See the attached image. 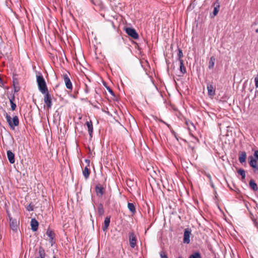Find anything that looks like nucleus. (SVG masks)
I'll list each match as a JSON object with an SVG mask.
<instances>
[{
	"instance_id": "7",
	"label": "nucleus",
	"mask_w": 258,
	"mask_h": 258,
	"mask_svg": "<svg viewBox=\"0 0 258 258\" xmlns=\"http://www.w3.org/2000/svg\"><path fill=\"white\" fill-rule=\"evenodd\" d=\"M8 217L10 221V225L13 230H16L18 228L19 222L16 219H13L8 213Z\"/></svg>"
},
{
	"instance_id": "2",
	"label": "nucleus",
	"mask_w": 258,
	"mask_h": 258,
	"mask_svg": "<svg viewBox=\"0 0 258 258\" xmlns=\"http://www.w3.org/2000/svg\"><path fill=\"white\" fill-rule=\"evenodd\" d=\"M6 118L7 121L8 123L10 128L12 130H14L15 126H17L19 124V120L18 117L16 115L13 117L12 119L10 115L6 112Z\"/></svg>"
},
{
	"instance_id": "26",
	"label": "nucleus",
	"mask_w": 258,
	"mask_h": 258,
	"mask_svg": "<svg viewBox=\"0 0 258 258\" xmlns=\"http://www.w3.org/2000/svg\"><path fill=\"white\" fill-rule=\"evenodd\" d=\"M127 207L132 213L135 214L136 213V208L133 203H128L127 204Z\"/></svg>"
},
{
	"instance_id": "37",
	"label": "nucleus",
	"mask_w": 258,
	"mask_h": 258,
	"mask_svg": "<svg viewBox=\"0 0 258 258\" xmlns=\"http://www.w3.org/2000/svg\"><path fill=\"white\" fill-rule=\"evenodd\" d=\"M254 224H255V227H256V228L258 229V223L255 222Z\"/></svg>"
},
{
	"instance_id": "10",
	"label": "nucleus",
	"mask_w": 258,
	"mask_h": 258,
	"mask_svg": "<svg viewBox=\"0 0 258 258\" xmlns=\"http://www.w3.org/2000/svg\"><path fill=\"white\" fill-rule=\"evenodd\" d=\"M191 230L188 228L185 229L184 231L183 240L184 243L188 244L190 242V236Z\"/></svg>"
},
{
	"instance_id": "32",
	"label": "nucleus",
	"mask_w": 258,
	"mask_h": 258,
	"mask_svg": "<svg viewBox=\"0 0 258 258\" xmlns=\"http://www.w3.org/2000/svg\"><path fill=\"white\" fill-rule=\"evenodd\" d=\"M161 258H168L167 254L163 251H161L160 252Z\"/></svg>"
},
{
	"instance_id": "27",
	"label": "nucleus",
	"mask_w": 258,
	"mask_h": 258,
	"mask_svg": "<svg viewBox=\"0 0 258 258\" xmlns=\"http://www.w3.org/2000/svg\"><path fill=\"white\" fill-rule=\"evenodd\" d=\"M98 212L100 216H102L103 215L104 213V210L103 209V206L102 204H99L98 207Z\"/></svg>"
},
{
	"instance_id": "28",
	"label": "nucleus",
	"mask_w": 258,
	"mask_h": 258,
	"mask_svg": "<svg viewBox=\"0 0 258 258\" xmlns=\"http://www.w3.org/2000/svg\"><path fill=\"white\" fill-rule=\"evenodd\" d=\"M177 50H178L177 59L178 60V61L183 60L182 59V57L183 56L182 50L179 48H178Z\"/></svg>"
},
{
	"instance_id": "30",
	"label": "nucleus",
	"mask_w": 258,
	"mask_h": 258,
	"mask_svg": "<svg viewBox=\"0 0 258 258\" xmlns=\"http://www.w3.org/2000/svg\"><path fill=\"white\" fill-rule=\"evenodd\" d=\"M189 258H202L199 252H196L191 254Z\"/></svg>"
},
{
	"instance_id": "3",
	"label": "nucleus",
	"mask_w": 258,
	"mask_h": 258,
	"mask_svg": "<svg viewBox=\"0 0 258 258\" xmlns=\"http://www.w3.org/2000/svg\"><path fill=\"white\" fill-rule=\"evenodd\" d=\"M44 95V102L46 105L48 109L51 108L52 105V98L50 94L49 91H46L45 93H42Z\"/></svg>"
},
{
	"instance_id": "39",
	"label": "nucleus",
	"mask_w": 258,
	"mask_h": 258,
	"mask_svg": "<svg viewBox=\"0 0 258 258\" xmlns=\"http://www.w3.org/2000/svg\"><path fill=\"white\" fill-rule=\"evenodd\" d=\"M255 32L258 33V28L255 30Z\"/></svg>"
},
{
	"instance_id": "36",
	"label": "nucleus",
	"mask_w": 258,
	"mask_h": 258,
	"mask_svg": "<svg viewBox=\"0 0 258 258\" xmlns=\"http://www.w3.org/2000/svg\"><path fill=\"white\" fill-rule=\"evenodd\" d=\"M85 92L86 93H88L89 92V87L86 85V88L85 89Z\"/></svg>"
},
{
	"instance_id": "29",
	"label": "nucleus",
	"mask_w": 258,
	"mask_h": 258,
	"mask_svg": "<svg viewBox=\"0 0 258 258\" xmlns=\"http://www.w3.org/2000/svg\"><path fill=\"white\" fill-rule=\"evenodd\" d=\"M237 173L241 176L242 179L243 180L245 178V171L243 169H239L237 171Z\"/></svg>"
},
{
	"instance_id": "5",
	"label": "nucleus",
	"mask_w": 258,
	"mask_h": 258,
	"mask_svg": "<svg viewBox=\"0 0 258 258\" xmlns=\"http://www.w3.org/2000/svg\"><path fill=\"white\" fill-rule=\"evenodd\" d=\"M126 33L132 38L137 39L139 38V35L136 30L132 28H126L125 29Z\"/></svg>"
},
{
	"instance_id": "35",
	"label": "nucleus",
	"mask_w": 258,
	"mask_h": 258,
	"mask_svg": "<svg viewBox=\"0 0 258 258\" xmlns=\"http://www.w3.org/2000/svg\"><path fill=\"white\" fill-rule=\"evenodd\" d=\"M255 86L256 88H258V75L254 78Z\"/></svg>"
},
{
	"instance_id": "17",
	"label": "nucleus",
	"mask_w": 258,
	"mask_h": 258,
	"mask_svg": "<svg viewBox=\"0 0 258 258\" xmlns=\"http://www.w3.org/2000/svg\"><path fill=\"white\" fill-rule=\"evenodd\" d=\"M246 159V153L245 151L240 152L239 154V161L240 163L245 162Z\"/></svg>"
},
{
	"instance_id": "8",
	"label": "nucleus",
	"mask_w": 258,
	"mask_h": 258,
	"mask_svg": "<svg viewBox=\"0 0 258 258\" xmlns=\"http://www.w3.org/2000/svg\"><path fill=\"white\" fill-rule=\"evenodd\" d=\"M62 78L63 79L67 88L72 90L73 88L72 83L68 75L67 74H63L62 75Z\"/></svg>"
},
{
	"instance_id": "18",
	"label": "nucleus",
	"mask_w": 258,
	"mask_h": 258,
	"mask_svg": "<svg viewBox=\"0 0 258 258\" xmlns=\"http://www.w3.org/2000/svg\"><path fill=\"white\" fill-rule=\"evenodd\" d=\"M110 222V217H106L105 218V220L104 221V225L102 227V230L103 231H106L108 229V228L109 226Z\"/></svg>"
},
{
	"instance_id": "19",
	"label": "nucleus",
	"mask_w": 258,
	"mask_h": 258,
	"mask_svg": "<svg viewBox=\"0 0 258 258\" xmlns=\"http://www.w3.org/2000/svg\"><path fill=\"white\" fill-rule=\"evenodd\" d=\"M13 86L15 92H18L20 90L19 82L16 78H13Z\"/></svg>"
},
{
	"instance_id": "16",
	"label": "nucleus",
	"mask_w": 258,
	"mask_h": 258,
	"mask_svg": "<svg viewBox=\"0 0 258 258\" xmlns=\"http://www.w3.org/2000/svg\"><path fill=\"white\" fill-rule=\"evenodd\" d=\"M207 90L209 96H214L215 95V89L212 84L207 85Z\"/></svg>"
},
{
	"instance_id": "22",
	"label": "nucleus",
	"mask_w": 258,
	"mask_h": 258,
	"mask_svg": "<svg viewBox=\"0 0 258 258\" xmlns=\"http://www.w3.org/2000/svg\"><path fill=\"white\" fill-rule=\"evenodd\" d=\"M215 60H216L215 57L214 56H211L210 57V61L209 62V66H208V68L209 69H213L214 65H215Z\"/></svg>"
},
{
	"instance_id": "9",
	"label": "nucleus",
	"mask_w": 258,
	"mask_h": 258,
	"mask_svg": "<svg viewBox=\"0 0 258 258\" xmlns=\"http://www.w3.org/2000/svg\"><path fill=\"white\" fill-rule=\"evenodd\" d=\"M105 188L100 184H98L95 187V192L99 197H102L105 192Z\"/></svg>"
},
{
	"instance_id": "4",
	"label": "nucleus",
	"mask_w": 258,
	"mask_h": 258,
	"mask_svg": "<svg viewBox=\"0 0 258 258\" xmlns=\"http://www.w3.org/2000/svg\"><path fill=\"white\" fill-rule=\"evenodd\" d=\"M249 166L253 169V172L258 173V165L257 164V160L255 159L253 156L248 157Z\"/></svg>"
},
{
	"instance_id": "15",
	"label": "nucleus",
	"mask_w": 258,
	"mask_h": 258,
	"mask_svg": "<svg viewBox=\"0 0 258 258\" xmlns=\"http://www.w3.org/2000/svg\"><path fill=\"white\" fill-rule=\"evenodd\" d=\"M31 229L33 231H36L38 229V221L35 219L33 218L31 220Z\"/></svg>"
},
{
	"instance_id": "1",
	"label": "nucleus",
	"mask_w": 258,
	"mask_h": 258,
	"mask_svg": "<svg viewBox=\"0 0 258 258\" xmlns=\"http://www.w3.org/2000/svg\"><path fill=\"white\" fill-rule=\"evenodd\" d=\"M36 82L39 90L41 93H45L46 91H48L46 83L42 75L37 76Z\"/></svg>"
},
{
	"instance_id": "41",
	"label": "nucleus",
	"mask_w": 258,
	"mask_h": 258,
	"mask_svg": "<svg viewBox=\"0 0 258 258\" xmlns=\"http://www.w3.org/2000/svg\"><path fill=\"white\" fill-rule=\"evenodd\" d=\"M53 258H56V256H53Z\"/></svg>"
},
{
	"instance_id": "34",
	"label": "nucleus",
	"mask_w": 258,
	"mask_h": 258,
	"mask_svg": "<svg viewBox=\"0 0 258 258\" xmlns=\"http://www.w3.org/2000/svg\"><path fill=\"white\" fill-rule=\"evenodd\" d=\"M253 158L258 160V150H255L253 154Z\"/></svg>"
},
{
	"instance_id": "14",
	"label": "nucleus",
	"mask_w": 258,
	"mask_h": 258,
	"mask_svg": "<svg viewBox=\"0 0 258 258\" xmlns=\"http://www.w3.org/2000/svg\"><path fill=\"white\" fill-rule=\"evenodd\" d=\"M86 124L87 125L88 127V131L89 136H90L91 138H92L93 132V126L92 122L91 120H90L89 121H87L86 122Z\"/></svg>"
},
{
	"instance_id": "12",
	"label": "nucleus",
	"mask_w": 258,
	"mask_h": 258,
	"mask_svg": "<svg viewBox=\"0 0 258 258\" xmlns=\"http://www.w3.org/2000/svg\"><path fill=\"white\" fill-rule=\"evenodd\" d=\"M46 234L49 237V242L50 243L51 245L52 246L55 243V242L53 240L55 237V233L53 231L48 229L46 231Z\"/></svg>"
},
{
	"instance_id": "6",
	"label": "nucleus",
	"mask_w": 258,
	"mask_h": 258,
	"mask_svg": "<svg viewBox=\"0 0 258 258\" xmlns=\"http://www.w3.org/2000/svg\"><path fill=\"white\" fill-rule=\"evenodd\" d=\"M137 239L136 236L134 232L129 233V242L130 246L134 248L136 245Z\"/></svg>"
},
{
	"instance_id": "33",
	"label": "nucleus",
	"mask_w": 258,
	"mask_h": 258,
	"mask_svg": "<svg viewBox=\"0 0 258 258\" xmlns=\"http://www.w3.org/2000/svg\"><path fill=\"white\" fill-rule=\"evenodd\" d=\"M33 207L34 206L31 205V204H29L27 207V210L28 211H33Z\"/></svg>"
},
{
	"instance_id": "31",
	"label": "nucleus",
	"mask_w": 258,
	"mask_h": 258,
	"mask_svg": "<svg viewBox=\"0 0 258 258\" xmlns=\"http://www.w3.org/2000/svg\"><path fill=\"white\" fill-rule=\"evenodd\" d=\"M106 88L107 90L108 91V92L111 94V95L115 97V95L113 90L108 86H106Z\"/></svg>"
},
{
	"instance_id": "13",
	"label": "nucleus",
	"mask_w": 258,
	"mask_h": 258,
	"mask_svg": "<svg viewBox=\"0 0 258 258\" xmlns=\"http://www.w3.org/2000/svg\"><path fill=\"white\" fill-rule=\"evenodd\" d=\"M7 157L9 161L11 164H14L15 162V154L10 150L7 151Z\"/></svg>"
},
{
	"instance_id": "11",
	"label": "nucleus",
	"mask_w": 258,
	"mask_h": 258,
	"mask_svg": "<svg viewBox=\"0 0 258 258\" xmlns=\"http://www.w3.org/2000/svg\"><path fill=\"white\" fill-rule=\"evenodd\" d=\"M214 9L212 14H211V17L213 18L215 17L219 11L220 9V3L218 1H216L213 4Z\"/></svg>"
},
{
	"instance_id": "21",
	"label": "nucleus",
	"mask_w": 258,
	"mask_h": 258,
	"mask_svg": "<svg viewBox=\"0 0 258 258\" xmlns=\"http://www.w3.org/2000/svg\"><path fill=\"white\" fill-rule=\"evenodd\" d=\"M249 185L250 187L254 191H256L258 189V187L256 183L253 179H251L249 181Z\"/></svg>"
},
{
	"instance_id": "40",
	"label": "nucleus",
	"mask_w": 258,
	"mask_h": 258,
	"mask_svg": "<svg viewBox=\"0 0 258 258\" xmlns=\"http://www.w3.org/2000/svg\"><path fill=\"white\" fill-rule=\"evenodd\" d=\"M178 258H183L182 256H179Z\"/></svg>"
},
{
	"instance_id": "38",
	"label": "nucleus",
	"mask_w": 258,
	"mask_h": 258,
	"mask_svg": "<svg viewBox=\"0 0 258 258\" xmlns=\"http://www.w3.org/2000/svg\"><path fill=\"white\" fill-rule=\"evenodd\" d=\"M85 161H86V162H87V163H90V160H88V159H86V160H85Z\"/></svg>"
},
{
	"instance_id": "23",
	"label": "nucleus",
	"mask_w": 258,
	"mask_h": 258,
	"mask_svg": "<svg viewBox=\"0 0 258 258\" xmlns=\"http://www.w3.org/2000/svg\"><path fill=\"white\" fill-rule=\"evenodd\" d=\"M90 174V170L87 167H85L83 170V174L85 179H88Z\"/></svg>"
},
{
	"instance_id": "25",
	"label": "nucleus",
	"mask_w": 258,
	"mask_h": 258,
	"mask_svg": "<svg viewBox=\"0 0 258 258\" xmlns=\"http://www.w3.org/2000/svg\"><path fill=\"white\" fill-rule=\"evenodd\" d=\"M9 100H10V104H11V109H12V110L14 111L16 109V108L17 107L16 104L14 103V100H15L14 95H13L11 98H10Z\"/></svg>"
},
{
	"instance_id": "24",
	"label": "nucleus",
	"mask_w": 258,
	"mask_h": 258,
	"mask_svg": "<svg viewBox=\"0 0 258 258\" xmlns=\"http://www.w3.org/2000/svg\"><path fill=\"white\" fill-rule=\"evenodd\" d=\"M179 61L180 63V72L182 75H183L186 73L185 67L184 66L183 60H180Z\"/></svg>"
},
{
	"instance_id": "20",
	"label": "nucleus",
	"mask_w": 258,
	"mask_h": 258,
	"mask_svg": "<svg viewBox=\"0 0 258 258\" xmlns=\"http://www.w3.org/2000/svg\"><path fill=\"white\" fill-rule=\"evenodd\" d=\"M39 256L36 258H44L46 254L44 248L42 246H40L38 251Z\"/></svg>"
}]
</instances>
